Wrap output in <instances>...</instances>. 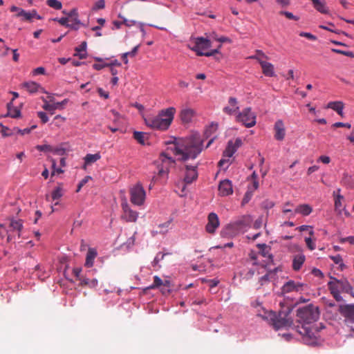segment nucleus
Instances as JSON below:
<instances>
[{
  "mask_svg": "<svg viewBox=\"0 0 354 354\" xmlns=\"http://www.w3.org/2000/svg\"><path fill=\"white\" fill-rule=\"evenodd\" d=\"M341 242L342 243L348 242L351 245H354V236H351L344 238L342 239Z\"/></svg>",
  "mask_w": 354,
  "mask_h": 354,
  "instance_id": "nucleus-62",
  "label": "nucleus"
},
{
  "mask_svg": "<svg viewBox=\"0 0 354 354\" xmlns=\"http://www.w3.org/2000/svg\"><path fill=\"white\" fill-rule=\"evenodd\" d=\"M250 58L252 59H258L263 71V73L268 77H273L274 76V66L270 63L265 61H263L256 56H251Z\"/></svg>",
  "mask_w": 354,
  "mask_h": 354,
  "instance_id": "nucleus-20",
  "label": "nucleus"
},
{
  "mask_svg": "<svg viewBox=\"0 0 354 354\" xmlns=\"http://www.w3.org/2000/svg\"><path fill=\"white\" fill-rule=\"evenodd\" d=\"M217 124L212 123L211 125H209L205 131V134L207 137L209 136L212 133H214L217 130Z\"/></svg>",
  "mask_w": 354,
  "mask_h": 354,
  "instance_id": "nucleus-45",
  "label": "nucleus"
},
{
  "mask_svg": "<svg viewBox=\"0 0 354 354\" xmlns=\"http://www.w3.org/2000/svg\"><path fill=\"white\" fill-rule=\"evenodd\" d=\"M228 106L223 108L224 113L228 115H232L239 109L238 101L236 97H230L228 100Z\"/></svg>",
  "mask_w": 354,
  "mask_h": 354,
  "instance_id": "nucleus-21",
  "label": "nucleus"
},
{
  "mask_svg": "<svg viewBox=\"0 0 354 354\" xmlns=\"http://www.w3.org/2000/svg\"><path fill=\"white\" fill-rule=\"evenodd\" d=\"M327 108L331 109L336 111L338 115L343 116L344 103L341 101L330 102L327 104Z\"/></svg>",
  "mask_w": 354,
  "mask_h": 354,
  "instance_id": "nucleus-26",
  "label": "nucleus"
},
{
  "mask_svg": "<svg viewBox=\"0 0 354 354\" xmlns=\"http://www.w3.org/2000/svg\"><path fill=\"white\" fill-rule=\"evenodd\" d=\"M138 48H139V45L135 46L131 51L130 52H127L126 53V54H127L128 56H130V57H134L137 53H138Z\"/></svg>",
  "mask_w": 354,
  "mask_h": 354,
  "instance_id": "nucleus-61",
  "label": "nucleus"
},
{
  "mask_svg": "<svg viewBox=\"0 0 354 354\" xmlns=\"http://www.w3.org/2000/svg\"><path fill=\"white\" fill-rule=\"evenodd\" d=\"M274 138L277 140H283L286 136V129L284 124L281 120H278L274 123Z\"/></svg>",
  "mask_w": 354,
  "mask_h": 354,
  "instance_id": "nucleus-19",
  "label": "nucleus"
},
{
  "mask_svg": "<svg viewBox=\"0 0 354 354\" xmlns=\"http://www.w3.org/2000/svg\"><path fill=\"white\" fill-rule=\"evenodd\" d=\"M123 214L122 218L127 222H136L137 221L138 213L132 210L127 202L122 203Z\"/></svg>",
  "mask_w": 354,
  "mask_h": 354,
  "instance_id": "nucleus-12",
  "label": "nucleus"
},
{
  "mask_svg": "<svg viewBox=\"0 0 354 354\" xmlns=\"http://www.w3.org/2000/svg\"><path fill=\"white\" fill-rule=\"evenodd\" d=\"M344 199L343 196L338 194L335 199V209L338 214H341L343 209L342 200Z\"/></svg>",
  "mask_w": 354,
  "mask_h": 354,
  "instance_id": "nucleus-36",
  "label": "nucleus"
},
{
  "mask_svg": "<svg viewBox=\"0 0 354 354\" xmlns=\"http://www.w3.org/2000/svg\"><path fill=\"white\" fill-rule=\"evenodd\" d=\"M42 100L44 102V105L42 106V108L48 111L50 114H54V111L56 109H62L64 106L66 105L68 102V100L65 99L63 101L60 102H53V103H49L46 99L42 98Z\"/></svg>",
  "mask_w": 354,
  "mask_h": 354,
  "instance_id": "nucleus-15",
  "label": "nucleus"
},
{
  "mask_svg": "<svg viewBox=\"0 0 354 354\" xmlns=\"http://www.w3.org/2000/svg\"><path fill=\"white\" fill-rule=\"evenodd\" d=\"M290 310L280 311L276 314L273 311L265 312L261 317L266 320L269 324L276 330L289 327L292 324V319L290 317Z\"/></svg>",
  "mask_w": 354,
  "mask_h": 354,
  "instance_id": "nucleus-3",
  "label": "nucleus"
},
{
  "mask_svg": "<svg viewBox=\"0 0 354 354\" xmlns=\"http://www.w3.org/2000/svg\"><path fill=\"white\" fill-rule=\"evenodd\" d=\"M53 20L58 21L62 26H64L66 27L71 28V29H73L75 30L79 29V27L75 26V24H68V21L70 20L68 16L67 17H62L60 19L55 18Z\"/></svg>",
  "mask_w": 354,
  "mask_h": 354,
  "instance_id": "nucleus-33",
  "label": "nucleus"
},
{
  "mask_svg": "<svg viewBox=\"0 0 354 354\" xmlns=\"http://www.w3.org/2000/svg\"><path fill=\"white\" fill-rule=\"evenodd\" d=\"M165 255V254H158L156 257L154 258L153 263L157 264L160 260H162L164 258Z\"/></svg>",
  "mask_w": 354,
  "mask_h": 354,
  "instance_id": "nucleus-64",
  "label": "nucleus"
},
{
  "mask_svg": "<svg viewBox=\"0 0 354 354\" xmlns=\"http://www.w3.org/2000/svg\"><path fill=\"white\" fill-rule=\"evenodd\" d=\"M63 195V190L61 185L57 186L52 192L51 196L53 200H57Z\"/></svg>",
  "mask_w": 354,
  "mask_h": 354,
  "instance_id": "nucleus-40",
  "label": "nucleus"
},
{
  "mask_svg": "<svg viewBox=\"0 0 354 354\" xmlns=\"http://www.w3.org/2000/svg\"><path fill=\"white\" fill-rule=\"evenodd\" d=\"M46 4L55 10H60L62 8V4L57 0H48Z\"/></svg>",
  "mask_w": 354,
  "mask_h": 354,
  "instance_id": "nucleus-41",
  "label": "nucleus"
},
{
  "mask_svg": "<svg viewBox=\"0 0 354 354\" xmlns=\"http://www.w3.org/2000/svg\"><path fill=\"white\" fill-rule=\"evenodd\" d=\"M337 310L344 317L354 322V305H339Z\"/></svg>",
  "mask_w": 354,
  "mask_h": 354,
  "instance_id": "nucleus-16",
  "label": "nucleus"
},
{
  "mask_svg": "<svg viewBox=\"0 0 354 354\" xmlns=\"http://www.w3.org/2000/svg\"><path fill=\"white\" fill-rule=\"evenodd\" d=\"M36 126H32L31 128H26L24 129H20L17 127L14 128V131H16L15 133H19L21 135H25L29 133L32 129H35Z\"/></svg>",
  "mask_w": 354,
  "mask_h": 354,
  "instance_id": "nucleus-46",
  "label": "nucleus"
},
{
  "mask_svg": "<svg viewBox=\"0 0 354 354\" xmlns=\"http://www.w3.org/2000/svg\"><path fill=\"white\" fill-rule=\"evenodd\" d=\"M242 140L241 138H236L234 142L230 140L225 151H223V156L224 158H230L232 157L236 150L241 146Z\"/></svg>",
  "mask_w": 354,
  "mask_h": 354,
  "instance_id": "nucleus-11",
  "label": "nucleus"
},
{
  "mask_svg": "<svg viewBox=\"0 0 354 354\" xmlns=\"http://www.w3.org/2000/svg\"><path fill=\"white\" fill-rule=\"evenodd\" d=\"M195 115V111L192 109L185 108L183 109L180 113V120L183 123L187 124L192 122V118Z\"/></svg>",
  "mask_w": 354,
  "mask_h": 354,
  "instance_id": "nucleus-22",
  "label": "nucleus"
},
{
  "mask_svg": "<svg viewBox=\"0 0 354 354\" xmlns=\"http://www.w3.org/2000/svg\"><path fill=\"white\" fill-rule=\"evenodd\" d=\"M105 6V1L104 0H98L94 6L93 9L95 10H100L103 9Z\"/></svg>",
  "mask_w": 354,
  "mask_h": 354,
  "instance_id": "nucleus-53",
  "label": "nucleus"
},
{
  "mask_svg": "<svg viewBox=\"0 0 354 354\" xmlns=\"http://www.w3.org/2000/svg\"><path fill=\"white\" fill-rule=\"evenodd\" d=\"M86 42L83 41L79 46L75 48L76 53L75 55L77 56L81 59H85L86 57Z\"/></svg>",
  "mask_w": 354,
  "mask_h": 354,
  "instance_id": "nucleus-31",
  "label": "nucleus"
},
{
  "mask_svg": "<svg viewBox=\"0 0 354 354\" xmlns=\"http://www.w3.org/2000/svg\"><path fill=\"white\" fill-rule=\"evenodd\" d=\"M52 167H53V172H52V176H53L55 174V172H57V174H62L64 172V171L59 168V169H56L55 167H56V162L55 161V160H52Z\"/></svg>",
  "mask_w": 354,
  "mask_h": 354,
  "instance_id": "nucleus-57",
  "label": "nucleus"
},
{
  "mask_svg": "<svg viewBox=\"0 0 354 354\" xmlns=\"http://www.w3.org/2000/svg\"><path fill=\"white\" fill-rule=\"evenodd\" d=\"M297 331L303 337V340L307 344L316 343L318 330L311 325H297Z\"/></svg>",
  "mask_w": 354,
  "mask_h": 354,
  "instance_id": "nucleus-7",
  "label": "nucleus"
},
{
  "mask_svg": "<svg viewBox=\"0 0 354 354\" xmlns=\"http://www.w3.org/2000/svg\"><path fill=\"white\" fill-rule=\"evenodd\" d=\"M332 127H335V128L346 127V128L350 129L351 127V125L349 123H344V122H337L334 123L332 125Z\"/></svg>",
  "mask_w": 354,
  "mask_h": 354,
  "instance_id": "nucleus-52",
  "label": "nucleus"
},
{
  "mask_svg": "<svg viewBox=\"0 0 354 354\" xmlns=\"http://www.w3.org/2000/svg\"><path fill=\"white\" fill-rule=\"evenodd\" d=\"M299 36L306 37L312 41H315L317 39V37L310 32H301L299 33Z\"/></svg>",
  "mask_w": 354,
  "mask_h": 354,
  "instance_id": "nucleus-48",
  "label": "nucleus"
},
{
  "mask_svg": "<svg viewBox=\"0 0 354 354\" xmlns=\"http://www.w3.org/2000/svg\"><path fill=\"white\" fill-rule=\"evenodd\" d=\"M305 256L304 254H297L294 257L292 261V268L294 270H299L305 261Z\"/></svg>",
  "mask_w": 354,
  "mask_h": 354,
  "instance_id": "nucleus-29",
  "label": "nucleus"
},
{
  "mask_svg": "<svg viewBox=\"0 0 354 354\" xmlns=\"http://www.w3.org/2000/svg\"><path fill=\"white\" fill-rule=\"evenodd\" d=\"M109 66V64H104L96 63L93 65V67L95 70L100 71V70L102 69L103 68H104L105 66Z\"/></svg>",
  "mask_w": 354,
  "mask_h": 354,
  "instance_id": "nucleus-60",
  "label": "nucleus"
},
{
  "mask_svg": "<svg viewBox=\"0 0 354 354\" xmlns=\"http://www.w3.org/2000/svg\"><path fill=\"white\" fill-rule=\"evenodd\" d=\"M257 115L250 107L243 109L236 116V121L241 123L247 128H250L256 124Z\"/></svg>",
  "mask_w": 354,
  "mask_h": 354,
  "instance_id": "nucleus-8",
  "label": "nucleus"
},
{
  "mask_svg": "<svg viewBox=\"0 0 354 354\" xmlns=\"http://www.w3.org/2000/svg\"><path fill=\"white\" fill-rule=\"evenodd\" d=\"M198 165H185L186 172L184 177V183L185 184H191L193 181L196 180L198 178L197 172Z\"/></svg>",
  "mask_w": 354,
  "mask_h": 354,
  "instance_id": "nucleus-14",
  "label": "nucleus"
},
{
  "mask_svg": "<svg viewBox=\"0 0 354 354\" xmlns=\"http://www.w3.org/2000/svg\"><path fill=\"white\" fill-rule=\"evenodd\" d=\"M207 220L208 222L205 227L206 231L209 234H214L220 224L218 217L216 213L211 212L208 215Z\"/></svg>",
  "mask_w": 354,
  "mask_h": 354,
  "instance_id": "nucleus-13",
  "label": "nucleus"
},
{
  "mask_svg": "<svg viewBox=\"0 0 354 354\" xmlns=\"http://www.w3.org/2000/svg\"><path fill=\"white\" fill-rule=\"evenodd\" d=\"M97 256V252L93 248H89L86 254L85 266L88 268H91L93 265V261Z\"/></svg>",
  "mask_w": 354,
  "mask_h": 354,
  "instance_id": "nucleus-30",
  "label": "nucleus"
},
{
  "mask_svg": "<svg viewBox=\"0 0 354 354\" xmlns=\"http://www.w3.org/2000/svg\"><path fill=\"white\" fill-rule=\"evenodd\" d=\"M11 104H12V102H10V103H8L7 104V106H8V115L10 116L11 118H19L20 116V114H21V112L20 111L15 108V107H11Z\"/></svg>",
  "mask_w": 354,
  "mask_h": 354,
  "instance_id": "nucleus-35",
  "label": "nucleus"
},
{
  "mask_svg": "<svg viewBox=\"0 0 354 354\" xmlns=\"http://www.w3.org/2000/svg\"><path fill=\"white\" fill-rule=\"evenodd\" d=\"M297 230H299L300 232L306 231L309 230V234L310 236H313L314 231L313 230V227L310 225H301L297 228Z\"/></svg>",
  "mask_w": 354,
  "mask_h": 354,
  "instance_id": "nucleus-47",
  "label": "nucleus"
},
{
  "mask_svg": "<svg viewBox=\"0 0 354 354\" xmlns=\"http://www.w3.org/2000/svg\"><path fill=\"white\" fill-rule=\"evenodd\" d=\"M133 138L140 144L145 145V140L147 138L146 133L140 131H134Z\"/></svg>",
  "mask_w": 354,
  "mask_h": 354,
  "instance_id": "nucleus-37",
  "label": "nucleus"
},
{
  "mask_svg": "<svg viewBox=\"0 0 354 354\" xmlns=\"http://www.w3.org/2000/svg\"><path fill=\"white\" fill-rule=\"evenodd\" d=\"M101 158L99 153H96L94 154L88 153L84 158V163L85 165H91L97 160H100Z\"/></svg>",
  "mask_w": 354,
  "mask_h": 354,
  "instance_id": "nucleus-34",
  "label": "nucleus"
},
{
  "mask_svg": "<svg viewBox=\"0 0 354 354\" xmlns=\"http://www.w3.org/2000/svg\"><path fill=\"white\" fill-rule=\"evenodd\" d=\"M328 286L331 295L337 301L343 300L342 297L340 295L342 292L353 293L352 286L345 279L339 280L335 278H331L330 281L328 283Z\"/></svg>",
  "mask_w": 354,
  "mask_h": 354,
  "instance_id": "nucleus-5",
  "label": "nucleus"
},
{
  "mask_svg": "<svg viewBox=\"0 0 354 354\" xmlns=\"http://www.w3.org/2000/svg\"><path fill=\"white\" fill-rule=\"evenodd\" d=\"M9 228L6 230L7 232H17L18 235H20V232L23 229V221L21 219H15L13 218L9 219Z\"/></svg>",
  "mask_w": 354,
  "mask_h": 354,
  "instance_id": "nucleus-23",
  "label": "nucleus"
},
{
  "mask_svg": "<svg viewBox=\"0 0 354 354\" xmlns=\"http://www.w3.org/2000/svg\"><path fill=\"white\" fill-rule=\"evenodd\" d=\"M163 284V281L158 276H155L153 277V283L151 286H149V288L153 289L156 288H158L162 286Z\"/></svg>",
  "mask_w": 354,
  "mask_h": 354,
  "instance_id": "nucleus-42",
  "label": "nucleus"
},
{
  "mask_svg": "<svg viewBox=\"0 0 354 354\" xmlns=\"http://www.w3.org/2000/svg\"><path fill=\"white\" fill-rule=\"evenodd\" d=\"M312 236H310V237H306L305 239L306 243L310 250H313L315 249V245L312 241Z\"/></svg>",
  "mask_w": 354,
  "mask_h": 354,
  "instance_id": "nucleus-49",
  "label": "nucleus"
},
{
  "mask_svg": "<svg viewBox=\"0 0 354 354\" xmlns=\"http://www.w3.org/2000/svg\"><path fill=\"white\" fill-rule=\"evenodd\" d=\"M252 195L253 191L248 190L246 192L242 200L241 205H245L247 204L251 200Z\"/></svg>",
  "mask_w": 354,
  "mask_h": 354,
  "instance_id": "nucleus-44",
  "label": "nucleus"
},
{
  "mask_svg": "<svg viewBox=\"0 0 354 354\" xmlns=\"http://www.w3.org/2000/svg\"><path fill=\"white\" fill-rule=\"evenodd\" d=\"M297 325H311L316 322L319 317V311L317 306L309 304L300 308L297 312Z\"/></svg>",
  "mask_w": 354,
  "mask_h": 354,
  "instance_id": "nucleus-4",
  "label": "nucleus"
},
{
  "mask_svg": "<svg viewBox=\"0 0 354 354\" xmlns=\"http://www.w3.org/2000/svg\"><path fill=\"white\" fill-rule=\"evenodd\" d=\"M188 47L192 50L196 52L197 55L210 57L219 53L218 49L221 47V45H219L216 49L209 52H203V50L211 47V41L203 37H197L195 39L193 44H188Z\"/></svg>",
  "mask_w": 354,
  "mask_h": 354,
  "instance_id": "nucleus-6",
  "label": "nucleus"
},
{
  "mask_svg": "<svg viewBox=\"0 0 354 354\" xmlns=\"http://www.w3.org/2000/svg\"><path fill=\"white\" fill-rule=\"evenodd\" d=\"M319 160L324 164H328L330 162V157L326 156H321Z\"/></svg>",
  "mask_w": 354,
  "mask_h": 354,
  "instance_id": "nucleus-63",
  "label": "nucleus"
},
{
  "mask_svg": "<svg viewBox=\"0 0 354 354\" xmlns=\"http://www.w3.org/2000/svg\"><path fill=\"white\" fill-rule=\"evenodd\" d=\"M176 112V109L172 106L162 109L157 115L145 117V123L148 127L154 130H167L171 125Z\"/></svg>",
  "mask_w": 354,
  "mask_h": 354,
  "instance_id": "nucleus-2",
  "label": "nucleus"
},
{
  "mask_svg": "<svg viewBox=\"0 0 354 354\" xmlns=\"http://www.w3.org/2000/svg\"><path fill=\"white\" fill-rule=\"evenodd\" d=\"M279 15H284L286 18L291 20L298 21L299 17L294 15L292 12L288 11H280Z\"/></svg>",
  "mask_w": 354,
  "mask_h": 354,
  "instance_id": "nucleus-43",
  "label": "nucleus"
},
{
  "mask_svg": "<svg viewBox=\"0 0 354 354\" xmlns=\"http://www.w3.org/2000/svg\"><path fill=\"white\" fill-rule=\"evenodd\" d=\"M68 16L69 17V21L72 23L71 24H75V26H78L82 24L80 19H78V12L76 8L72 9L68 13Z\"/></svg>",
  "mask_w": 354,
  "mask_h": 354,
  "instance_id": "nucleus-32",
  "label": "nucleus"
},
{
  "mask_svg": "<svg viewBox=\"0 0 354 354\" xmlns=\"http://www.w3.org/2000/svg\"><path fill=\"white\" fill-rule=\"evenodd\" d=\"M315 10L322 14L328 13V9L326 7V1L324 0H310Z\"/></svg>",
  "mask_w": 354,
  "mask_h": 354,
  "instance_id": "nucleus-24",
  "label": "nucleus"
},
{
  "mask_svg": "<svg viewBox=\"0 0 354 354\" xmlns=\"http://www.w3.org/2000/svg\"><path fill=\"white\" fill-rule=\"evenodd\" d=\"M0 132L1 133L3 137L11 136L13 135L16 131L13 129H10L8 127L3 126L0 123Z\"/></svg>",
  "mask_w": 354,
  "mask_h": 354,
  "instance_id": "nucleus-39",
  "label": "nucleus"
},
{
  "mask_svg": "<svg viewBox=\"0 0 354 354\" xmlns=\"http://www.w3.org/2000/svg\"><path fill=\"white\" fill-rule=\"evenodd\" d=\"M146 198L145 190L140 183H138L130 189V201L138 206L144 204Z\"/></svg>",
  "mask_w": 354,
  "mask_h": 354,
  "instance_id": "nucleus-9",
  "label": "nucleus"
},
{
  "mask_svg": "<svg viewBox=\"0 0 354 354\" xmlns=\"http://www.w3.org/2000/svg\"><path fill=\"white\" fill-rule=\"evenodd\" d=\"M171 223V219L158 225V230H156V232L160 233V234L167 233L169 230Z\"/></svg>",
  "mask_w": 354,
  "mask_h": 354,
  "instance_id": "nucleus-38",
  "label": "nucleus"
},
{
  "mask_svg": "<svg viewBox=\"0 0 354 354\" xmlns=\"http://www.w3.org/2000/svg\"><path fill=\"white\" fill-rule=\"evenodd\" d=\"M304 284L296 283L292 280L286 282L282 287L283 293H289L293 291L301 292L303 290Z\"/></svg>",
  "mask_w": 354,
  "mask_h": 354,
  "instance_id": "nucleus-18",
  "label": "nucleus"
},
{
  "mask_svg": "<svg viewBox=\"0 0 354 354\" xmlns=\"http://www.w3.org/2000/svg\"><path fill=\"white\" fill-rule=\"evenodd\" d=\"M37 115L43 123H46L48 121V118L45 112L39 111L37 113Z\"/></svg>",
  "mask_w": 354,
  "mask_h": 354,
  "instance_id": "nucleus-54",
  "label": "nucleus"
},
{
  "mask_svg": "<svg viewBox=\"0 0 354 354\" xmlns=\"http://www.w3.org/2000/svg\"><path fill=\"white\" fill-rule=\"evenodd\" d=\"M330 258L333 261V262L336 264H341L342 262V259L341 256L339 254L336 255V256H333Z\"/></svg>",
  "mask_w": 354,
  "mask_h": 354,
  "instance_id": "nucleus-59",
  "label": "nucleus"
},
{
  "mask_svg": "<svg viewBox=\"0 0 354 354\" xmlns=\"http://www.w3.org/2000/svg\"><path fill=\"white\" fill-rule=\"evenodd\" d=\"M45 68L44 67H38L33 70L32 74L34 75L45 74Z\"/></svg>",
  "mask_w": 354,
  "mask_h": 354,
  "instance_id": "nucleus-56",
  "label": "nucleus"
},
{
  "mask_svg": "<svg viewBox=\"0 0 354 354\" xmlns=\"http://www.w3.org/2000/svg\"><path fill=\"white\" fill-rule=\"evenodd\" d=\"M290 205H292L290 203H286L283 208V212L284 214L290 212V213H291V215L290 216V217H294L295 214V212L293 213L291 209L287 207L288 206H290Z\"/></svg>",
  "mask_w": 354,
  "mask_h": 354,
  "instance_id": "nucleus-55",
  "label": "nucleus"
},
{
  "mask_svg": "<svg viewBox=\"0 0 354 354\" xmlns=\"http://www.w3.org/2000/svg\"><path fill=\"white\" fill-rule=\"evenodd\" d=\"M252 223V218L249 215H245L231 223L227 226V230H243L245 227L250 225Z\"/></svg>",
  "mask_w": 354,
  "mask_h": 354,
  "instance_id": "nucleus-10",
  "label": "nucleus"
},
{
  "mask_svg": "<svg viewBox=\"0 0 354 354\" xmlns=\"http://www.w3.org/2000/svg\"><path fill=\"white\" fill-rule=\"evenodd\" d=\"M313 212V208L308 204L298 205L295 209V214H301L303 216H308Z\"/></svg>",
  "mask_w": 354,
  "mask_h": 354,
  "instance_id": "nucleus-28",
  "label": "nucleus"
},
{
  "mask_svg": "<svg viewBox=\"0 0 354 354\" xmlns=\"http://www.w3.org/2000/svg\"><path fill=\"white\" fill-rule=\"evenodd\" d=\"M203 140L198 136H193L187 139L175 138L174 142L167 148L178 160L186 161L189 159H195L203 150ZM162 165L158 168V174L162 177H168L169 167L174 166L176 161L169 156L168 152H163L160 157Z\"/></svg>",
  "mask_w": 354,
  "mask_h": 354,
  "instance_id": "nucleus-1",
  "label": "nucleus"
},
{
  "mask_svg": "<svg viewBox=\"0 0 354 354\" xmlns=\"http://www.w3.org/2000/svg\"><path fill=\"white\" fill-rule=\"evenodd\" d=\"M22 87L26 88V91L30 93H35L40 90H42V87L35 82H27L22 84Z\"/></svg>",
  "mask_w": 354,
  "mask_h": 354,
  "instance_id": "nucleus-25",
  "label": "nucleus"
},
{
  "mask_svg": "<svg viewBox=\"0 0 354 354\" xmlns=\"http://www.w3.org/2000/svg\"><path fill=\"white\" fill-rule=\"evenodd\" d=\"M332 51H333L336 53L344 55H346L348 57H354L353 53L351 52V51H344V50L335 49V48L332 49Z\"/></svg>",
  "mask_w": 354,
  "mask_h": 354,
  "instance_id": "nucleus-51",
  "label": "nucleus"
},
{
  "mask_svg": "<svg viewBox=\"0 0 354 354\" xmlns=\"http://www.w3.org/2000/svg\"><path fill=\"white\" fill-rule=\"evenodd\" d=\"M17 17H22L26 21H30L32 18L36 17L38 19H41V17L37 14L35 10H32L30 12H26L24 10H20V12L17 14Z\"/></svg>",
  "mask_w": 354,
  "mask_h": 354,
  "instance_id": "nucleus-27",
  "label": "nucleus"
},
{
  "mask_svg": "<svg viewBox=\"0 0 354 354\" xmlns=\"http://www.w3.org/2000/svg\"><path fill=\"white\" fill-rule=\"evenodd\" d=\"M36 149L39 151H46L50 149V146L48 145H37Z\"/></svg>",
  "mask_w": 354,
  "mask_h": 354,
  "instance_id": "nucleus-58",
  "label": "nucleus"
},
{
  "mask_svg": "<svg viewBox=\"0 0 354 354\" xmlns=\"http://www.w3.org/2000/svg\"><path fill=\"white\" fill-rule=\"evenodd\" d=\"M218 192L221 196L231 195L233 193L232 182L227 179L221 180L218 185Z\"/></svg>",
  "mask_w": 354,
  "mask_h": 354,
  "instance_id": "nucleus-17",
  "label": "nucleus"
},
{
  "mask_svg": "<svg viewBox=\"0 0 354 354\" xmlns=\"http://www.w3.org/2000/svg\"><path fill=\"white\" fill-rule=\"evenodd\" d=\"M274 206V203L272 201H270V200H265L263 203H262V207L264 208V209H271Z\"/></svg>",
  "mask_w": 354,
  "mask_h": 354,
  "instance_id": "nucleus-50",
  "label": "nucleus"
}]
</instances>
